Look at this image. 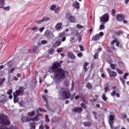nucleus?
<instances>
[{"label":"nucleus","instance_id":"nucleus-1","mask_svg":"<svg viewBox=\"0 0 129 129\" xmlns=\"http://www.w3.org/2000/svg\"><path fill=\"white\" fill-rule=\"evenodd\" d=\"M62 63H63L62 60L59 62H55L52 67L49 69V72L53 73L54 79L56 81H60V79L64 78L65 73H67V72H65L64 70L60 68Z\"/></svg>","mask_w":129,"mask_h":129},{"label":"nucleus","instance_id":"nucleus-2","mask_svg":"<svg viewBox=\"0 0 129 129\" xmlns=\"http://www.w3.org/2000/svg\"><path fill=\"white\" fill-rule=\"evenodd\" d=\"M58 97L62 100L64 99H68L71 97L70 90L68 88H61L59 92Z\"/></svg>","mask_w":129,"mask_h":129},{"label":"nucleus","instance_id":"nucleus-3","mask_svg":"<svg viewBox=\"0 0 129 129\" xmlns=\"http://www.w3.org/2000/svg\"><path fill=\"white\" fill-rule=\"evenodd\" d=\"M25 88L21 87L18 90H17L13 93L14 103H16L19 101V98H18V96H19V95H23L24 90H25Z\"/></svg>","mask_w":129,"mask_h":129},{"label":"nucleus","instance_id":"nucleus-4","mask_svg":"<svg viewBox=\"0 0 129 129\" xmlns=\"http://www.w3.org/2000/svg\"><path fill=\"white\" fill-rule=\"evenodd\" d=\"M100 23H107L109 21V15L108 14H105L103 15L102 16L100 17Z\"/></svg>","mask_w":129,"mask_h":129},{"label":"nucleus","instance_id":"nucleus-5","mask_svg":"<svg viewBox=\"0 0 129 129\" xmlns=\"http://www.w3.org/2000/svg\"><path fill=\"white\" fill-rule=\"evenodd\" d=\"M115 117V116H114V114H110L109 117V124L111 129H113V127H114V126L113 125V120H114Z\"/></svg>","mask_w":129,"mask_h":129},{"label":"nucleus","instance_id":"nucleus-6","mask_svg":"<svg viewBox=\"0 0 129 129\" xmlns=\"http://www.w3.org/2000/svg\"><path fill=\"white\" fill-rule=\"evenodd\" d=\"M103 35V32H100L99 34H96V35L93 36L92 39V41H98V40L100 39V37H102Z\"/></svg>","mask_w":129,"mask_h":129},{"label":"nucleus","instance_id":"nucleus-7","mask_svg":"<svg viewBox=\"0 0 129 129\" xmlns=\"http://www.w3.org/2000/svg\"><path fill=\"white\" fill-rule=\"evenodd\" d=\"M67 19L69 20V21H71V23H75L76 22V19L75 17L70 15V14H67L66 15Z\"/></svg>","mask_w":129,"mask_h":129},{"label":"nucleus","instance_id":"nucleus-8","mask_svg":"<svg viewBox=\"0 0 129 129\" xmlns=\"http://www.w3.org/2000/svg\"><path fill=\"white\" fill-rule=\"evenodd\" d=\"M45 36L47 39H51V38H54L55 37L53 33L49 30L45 31Z\"/></svg>","mask_w":129,"mask_h":129},{"label":"nucleus","instance_id":"nucleus-9","mask_svg":"<svg viewBox=\"0 0 129 129\" xmlns=\"http://www.w3.org/2000/svg\"><path fill=\"white\" fill-rule=\"evenodd\" d=\"M107 71L108 73L109 77H110V78H111V77H115L117 75L116 72H111V70H110L109 68L107 69Z\"/></svg>","mask_w":129,"mask_h":129},{"label":"nucleus","instance_id":"nucleus-10","mask_svg":"<svg viewBox=\"0 0 129 129\" xmlns=\"http://www.w3.org/2000/svg\"><path fill=\"white\" fill-rule=\"evenodd\" d=\"M82 110H83V109L80 107H76L72 109V111L76 113H81V112H82Z\"/></svg>","mask_w":129,"mask_h":129},{"label":"nucleus","instance_id":"nucleus-11","mask_svg":"<svg viewBox=\"0 0 129 129\" xmlns=\"http://www.w3.org/2000/svg\"><path fill=\"white\" fill-rule=\"evenodd\" d=\"M124 19V16L122 14H118L116 17V19L117 21H118V22H121V21H123Z\"/></svg>","mask_w":129,"mask_h":129},{"label":"nucleus","instance_id":"nucleus-12","mask_svg":"<svg viewBox=\"0 0 129 129\" xmlns=\"http://www.w3.org/2000/svg\"><path fill=\"white\" fill-rule=\"evenodd\" d=\"M7 100L6 99V97L4 95L0 96V104H4L7 102Z\"/></svg>","mask_w":129,"mask_h":129},{"label":"nucleus","instance_id":"nucleus-13","mask_svg":"<svg viewBox=\"0 0 129 129\" xmlns=\"http://www.w3.org/2000/svg\"><path fill=\"white\" fill-rule=\"evenodd\" d=\"M42 98L43 100L46 102L45 104V106L46 108L48 109V110H50V109H51V108L49 106V104H48V102H47V98L46 97V96H42Z\"/></svg>","mask_w":129,"mask_h":129},{"label":"nucleus","instance_id":"nucleus-14","mask_svg":"<svg viewBox=\"0 0 129 129\" xmlns=\"http://www.w3.org/2000/svg\"><path fill=\"white\" fill-rule=\"evenodd\" d=\"M73 6L74 8H75V9H77V10L80 9V4H79L77 1H76L73 3Z\"/></svg>","mask_w":129,"mask_h":129},{"label":"nucleus","instance_id":"nucleus-15","mask_svg":"<svg viewBox=\"0 0 129 129\" xmlns=\"http://www.w3.org/2000/svg\"><path fill=\"white\" fill-rule=\"evenodd\" d=\"M55 28L56 30H57V31H61V30H62V23H57L55 25Z\"/></svg>","mask_w":129,"mask_h":129},{"label":"nucleus","instance_id":"nucleus-16","mask_svg":"<svg viewBox=\"0 0 129 129\" xmlns=\"http://www.w3.org/2000/svg\"><path fill=\"white\" fill-rule=\"evenodd\" d=\"M115 43H116V46L117 47H119V41H118V40H117V39H115V40L112 41L111 42V44L113 45V44H115Z\"/></svg>","mask_w":129,"mask_h":129},{"label":"nucleus","instance_id":"nucleus-17","mask_svg":"<svg viewBox=\"0 0 129 129\" xmlns=\"http://www.w3.org/2000/svg\"><path fill=\"white\" fill-rule=\"evenodd\" d=\"M67 55L69 57L71 58V59H75V56L72 52H69L67 53Z\"/></svg>","mask_w":129,"mask_h":129},{"label":"nucleus","instance_id":"nucleus-18","mask_svg":"<svg viewBox=\"0 0 129 129\" xmlns=\"http://www.w3.org/2000/svg\"><path fill=\"white\" fill-rule=\"evenodd\" d=\"M30 120L33 121V122H35V121H39V120H40V118L39 117V116H36L33 118H30Z\"/></svg>","mask_w":129,"mask_h":129},{"label":"nucleus","instance_id":"nucleus-19","mask_svg":"<svg viewBox=\"0 0 129 129\" xmlns=\"http://www.w3.org/2000/svg\"><path fill=\"white\" fill-rule=\"evenodd\" d=\"M33 51L34 53H36V54H38L39 53V48L37 46H34L33 47Z\"/></svg>","mask_w":129,"mask_h":129},{"label":"nucleus","instance_id":"nucleus-20","mask_svg":"<svg viewBox=\"0 0 129 129\" xmlns=\"http://www.w3.org/2000/svg\"><path fill=\"white\" fill-rule=\"evenodd\" d=\"M30 129H36V123L35 122L30 123Z\"/></svg>","mask_w":129,"mask_h":129},{"label":"nucleus","instance_id":"nucleus-21","mask_svg":"<svg viewBox=\"0 0 129 129\" xmlns=\"http://www.w3.org/2000/svg\"><path fill=\"white\" fill-rule=\"evenodd\" d=\"M83 124L85 126H91L92 123L91 122H84Z\"/></svg>","mask_w":129,"mask_h":129},{"label":"nucleus","instance_id":"nucleus-22","mask_svg":"<svg viewBox=\"0 0 129 129\" xmlns=\"http://www.w3.org/2000/svg\"><path fill=\"white\" fill-rule=\"evenodd\" d=\"M21 120L22 122H26L28 121V120H29V118H28V117L23 116L22 117Z\"/></svg>","mask_w":129,"mask_h":129},{"label":"nucleus","instance_id":"nucleus-23","mask_svg":"<svg viewBox=\"0 0 129 129\" xmlns=\"http://www.w3.org/2000/svg\"><path fill=\"white\" fill-rule=\"evenodd\" d=\"M61 45V41H57L54 44V47H59Z\"/></svg>","mask_w":129,"mask_h":129},{"label":"nucleus","instance_id":"nucleus-24","mask_svg":"<svg viewBox=\"0 0 129 129\" xmlns=\"http://www.w3.org/2000/svg\"><path fill=\"white\" fill-rule=\"evenodd\" d=\"M89 65V63L88 62H85L84 64L83 69L85 71V72H86L87 71V66Z\"/></svg>","mask_w":129,"mask_h":129},{"label":"nucleus","instance_id":"nucleus-25","mask_svg":"<svg viewBox=\"0 0 129 129\" xmlns=\"http://www.w3.org/2000/svg\"><path fill=\"white\" fill-rule=\"evenodd\" d=\"M104 23H103V24H101L99 27V30L100 31H101L102 30H104V28L105 27L104 26Z\"/></svg>","mask_w":129,"mask_h":129},{"label":"nucleus","instance_id":"nucleus-26","mask_svg":"<svg viewBox=\"0 0 129 129\" xmlns=\"http://www.w3.org/2000/svg\"><path fill=\"white\" fill-rule=\"evenodd\" d=\"M86 87L88 88V89H91L92 88V84H91L90 83H88L86 85Z\"/></svg>","mask_w":129,"mask_h":129},{"label":"nucleus","instance_id":"nucleus-27","mask_svg":"<svg viewBox=\"0 0 129 129\" xmlns=\"http://www.w3.org/2000/svg\"><path fill=\"white\" fill-rule=\"evenodd\" d=\"M27 115H28V116H34V115H35V111H33L28 113Z\"/></svg>","mask_w":129,"mask_h":129},{"label":"nucleus","instance_id":"nucleus-28","mask_svg":"<svg viewBox=\"0 0 129 129\" xmlns=\"http://www.w3.org/2000/svg\"><path fill=\"white\" fill-rule=\"evenodd\" d=\"M0 9H4L5 11H9V10H10L11 7L10 6H8L7 7H4L1 6Z\"/></svg>","mask_w":129,"mask_h":129},{"label":"nucleus","instance_id":"nucleus-29","mask_svg":"<svg viewBox=\"0 0 129 129\" xmlns=\"http://www.w3.org/2000/svg\"><path fill=\"white\" fill-rule=\"evenodd\" d=\"M5 81H6L5 78L0 79V86H1L2 84H4V83H5Z\"/></svg>","mask_w":129,"mask_h":129},{"label":"nucleus","instance_id":"nucleus-30","mask_svg":"<svg viewBox=\"0 0 129 129\" xmlns=\"http://www.w3.org/2000/svg\"><path fill=\"white\" fill-rule=\"evenodd\" d=\"M116 36H119V35H121V34H123V31L122 30H120L115 33Z\"/></svg>","mask_w":129,"mask_h":129},{"label":"nucleus","instance_id":"nucleus-31","mask_svg":"<svg viewBox=\"0 0 129 129\" xmlns=\"http://www.w3.org/2000/svg\"><path fill=\"white\" fill-rule=\"evenodd\" d=\"M48 53L50 54V55H53V53H54V49L50 48L48 50Z\"/></svg>","mask_w":129,"mask_h":129},{"label":"nucleus","instance_id":"nucleus-32","mask_svg":"<svg viewBox=\"0 0 129 129\" xmlns=\"http://www.w3.org/2000/svg\"><path fill=\"white\" fill-rule=\"evenodd\" d=\"M42 20L43 22H47L48 21H50V18L44 17L42 18Z\"/></svg>","mask_w":129,"mask_h":129},{"label":"nucleus","instance_id":"nucleus-33","mask_svg":"<svg viewBox=\"0 0 129 129\" xmlns=\"http://www.w3.org/2000/svg\"><path fill=\"white\" fill-rule=\"evenodd\" d=\"M102 98L104 101H106V100H107V97H106V95H105V94H103Z\"/></svg>","mask_w":129,"mask_h":129},{"label":"nucleus","instance_id":"nucleus-34","mask_svg":"<svg viewBox=\"0 0 129 129\" xmlns=\"http://www.w3.org/2000/svg\"><path fill=\"white\" fill-rule=\"evenodd\" d=\"M66 35V33L65 32H62V33H60L59 34V35H58V37L59 38H62V37H64V36H65Z\"/></svg>","mask_w":129,"mask_h":129},{"label":"nucleus","instance_id":"nucleus-35","mask_svg":"<svg viewBox=\"0 0 129 129\" xmlns=\"http://www.w3.org/2000/svg\"><path fill=\"white\" fill-rule=\"evenodd\" d=\"M74 81H72V88H71V91H73L74 90Z\"/></svg>","mask_w":129,"mask_h":129},{"label":"nucleus","instance_id":"nucleus-36","mask_svg":"<svg viewBox=\"0 0 129 129\" xmlns=\"http://www.w3.org/2000/svg\"><path fill=\"white\" fill-rule=\"evenodd\" d=\"M75 40V38L74 37H71L70 39V42L71 43H74V40Z\"/></svg>","mask_w":129,"mask_h":129},{"label":"nucleus","instance_id":"nucleus-37","mask_svg":"<svg viewBox=\"0 0 129 129\" xmlns=\"http://www.w3.org/2000/svg\"><path fill=\"white\" fill-rule=\"evenodd\" d=\"M5 2H6V0H0V5L1 6H5Z\"/></svg>","mask_w":129,"mask_h":129},{"label":"nucleus","instance_id":"nucleus-38","mask_svg":"<svg viewBox=\"0 0 129 129\" xmlns=\"http://www.w3.org/2000/svg\"><path fill=\"white\" fill-rule=\"evenodd\" d=\"M77 28L78 29H83V28H84V26H83L82 25H80V24H77Z\"/></svg>","mask_w":129,"mask_h":129},{"label":"nucleus","instance_id":"nucleus-39","mask_svg":"<svg viewBox=\"0 0 129 129\" xmlns=\"http://www.w3.org/2000/svg\"><path fill=\"white\" fill-rule=\"evenodd\" d=\"M119 79L121 82H122L123 85H124V84H125V81H124V80L123 79V78H120Z\"/></svg>","mask_w":129,"mask_h":129},{"label":"nucleus","instance_id":"nucleus-40","mask_svg":"<svg viewBox=\"0 0 129 129\" xmlns=\"http://www.w3.org/2000/svg\"><path fill=\"white\" fill-rule=\"evenodd\" d=\"M38 110L39 111L42 112H46L47 110H45L44 109L41 108H38Z\"/></svg>","mask_w":129,"mask_h":129},{"label":"nucleus","instance_id":"nucleus-41","mask_svg":"<svg viewBox=\"0 0 129 129\" xmlns=\"http://www.w3.org/2000/svg\"><path fill=\"white\" fill-rule=\"evenodd\" d=\"M118 65L120 67H123V66H124V64H123V62H122L121 61L118 62Z\"/></svg>","mask_w":129,"mask_h":129},{"label":"nucleus","instance_id":"nucleus-42","mask_svg":"<svg viewBox=\"0 0 129 129\" xmlns=\"http://www.w3.org/2000/svg\"><path fill=\"white\" fill-rule=\"evenodd\" d=\"M69 82L68 81H66L64 83V86H69Z\"/></svg>","mask_w":129,"mask_h":129},{"label":"nucleus","instance_id":"nucleus-43","mask_svg":"<svg viewBox=\"0 0 129 129\" xmlns=\"http://www.w3.org/2000/svg\"><path fill=\"white\" fill-rule=\"evenodd\" d=\"M121 115H122V117H123V118H126V117H127V116L126 115V114H125L124 113H121Z\"/></svg>","mask_w":129,"mask_h":129},{"label":"nucleus","instance_id":"nucleus-44","mask_svg":"<svg viewBox=\"0 0 129 129\" xmlns=\"http://www.w3.org/2000/svg\"><path fill=\"white\" fill-rule=\"evenodd\" d=\"M45 119L46 121H47V122H50V119H49L48 115H45Z\"/></svg>","mask_w":129,"mask_h":129},{"label":"nucleus","instance_id":"nucleus-45","mask_svg":"<svg viewBox=\"0 0 129 129\" xmlns=\"http://www.w3.org/2000/svg\"><path fill=\"white\" fill-rule=\"evenodd\" d=\"M41 43L42 44V45H45L48 43V41H47V40H41Z\"/></svg>","mask_w":129,"mask_h":129},{"label":"nucleus","instance_id":"nucleus-46","mask_svg":"<svg viewBox=\"0 0 129 129\" xmlns=\"http://www.w3.org/2000/svg\"><path fill=\"white\" fill-rule=\"evenodd\" d=\"M55 9H56V6H55V5H52L50 7V10L51 11H54V10H55Z\"/></svg>","mask_w":129,"mask_h":129},{"label":"nucleus","instance_id":"nucleus-47","mask_svg":"<svg viewBox=\"0 0 129 129\" xmlns=\"http://www.w3.org/2000/svg\"><path fill=\"white\" fill-rule=\"evenodd\" d=\"M6 65H7L8 67L10 68L11 66H12V61H10L8 63H7Z\"/></svg>","mask_w":129,"mask_h":129},{"label":"nucleus","instance_id":"nucleus-48","mask_svg":"<svg viewBox=\"0 0 129 129\" xmlns=\"http://www.w3.org/2000/svg\"><path fill=\"white\" fill-rule=\"evenodd\" d=\"M63 51V49L60 48L57 49L56 52H57V53H61V52H62Z\"/></svg>","mask_w":129,"mask_h":129},{"label":"nucleus","instance_id":"nucleus-49","mask_svg":"<svg viewBox=\"0 0 129 129\" xmlns=\"http://www.w3.org/2000/svg\"><path fill=\"white\" fill-rule=\"evenodd\" d=\"M127 76H128V73H125L123 76V79H126V77H127Z\"/></svg>","mask_w":129,"mask_h":129},{"label":"nucleus","instance_id":"nucleus-50","mask_svg":"<svg viewBox=\"0 0 129 129\" xmlns=\"http://www.w3.org/2000/svg\"><path fill=\"white\" fill-rule=\"evenodd\" d=\"M79 48H80L81 51H84V50H85L84 47H83V46H82V45H80Z\"/></svg>","mask_w":129,"mask_h":129},{"label":"nucleus","instance_id":"nucleus-51","mask_svg":"<svg viewBox=\"0 0 129 129\" xmlns=\"http://www.w3.org/2000/svg\"><path fill=\"white\" fill-rule=\"evenodd\" d=\"M32 31H37L38 30V27L37 26H34L31 29Z\"/></svg>","mask_w":129,"mask_h":129},{"label":"nucleus","instance_id":"nucleus-52","mask_svg":"<svg viewBox=\"0 0 129 129\" xmlns=\"http://www.w3.org/2000/svg\"><path fill=\"white\" fill-rule=\"evenodd\" d=\"M12 93H13V90L12 89L8 90V94H9V95H10L12 94Z\"/></svg>","mask_w":129,"mask_h":129},{"label":"nucleus","instance_id":"nucleus-53","mask_svg":"<svg viewBox=\"0 0 129 129\" xmlns=\"http://www.w3.org/2000/svg\"><path fill=\"white\" fill-rule=\"evenodd\" d=\"M81 106H82V107H83V108H86V105L83 103H82L81 104Z\"/></svg>","mask_w":129,"mask_h":129},{"label":"nucleus","instance_id":"nucleus-54","mask_svg":"<svg viewBox=\"0 0 129 129\" xmlns=\"http://www.w3.org/2000/svg\"><path fill=\"white\" fill-rule=\"evenodd\" d=\"M116 94V92L115 91H113L111 93V95L112 96H115V95Z\"/></svg>","mask_w":129,"mask_h":129},{"label":"nucleus","instance_id":"nucleus-55","mask_svg":"<svg viewBox=\"0 0 129 129\" xmlns=\"http://www.w3.org/2000/svg\"><path fill=\"white\" fill-rule=\"evenodd\" d=\"M42 22H44L43 21V19L40 20L36 21V23H37V24H41V23H42Z\"/></svg>","mask_w":129,"mask_h":129},{"label":"nucleus","instance_id":"nucleus-56","mask_svg":"<svg viewBox=\"0 0 129 129\" xmlns=\"http://www.w3.org/2000/svg\"><path fill=\"white\" fill-rule=\"evenodd\" d=\"M115 65H114V64H110V67L112 68V69H113V70H114V69H115Z\"/></svg>","mask_w":129,"mask_h":129},{"label":"nucleus","instance_id":"nucleus-57","mask_svg":"<svg viewBox=\"0 0 129 129\" xmlns=\"http://www.w3.org/2000/svg\"><path fill=\"white\" fill-rule=\"evenodd\" d=\"M14 70H15V68H14L13 69H11V70H10L9 71V73H13L14 72Z\"/></svg>","mask_w":129,"mask_h":129},{"label":"nucleus","instance_id":"nucleus-58","mask_svg":"<svg viewBox=\"0 0 129 129\" xmlns=\"http://www.w3.org/2000/svg\"><path fill=\"white\" fill-rule=\"evenodd\" d=\"M44 30H45V27H42L39 29V32H40V33H42V32H43Z\"/></svg>","mask_w":129,"mask_h":129},{"label":"nucleus","instance_id":"nucleus-59","mask_svg":"<svg viewBox=\"0 0 129 129\" xmlns=\"http://www.w3.org/2000/svg\"><path fill=\"white\" fill-rule=\"evenodd\" d=\"M98 57V53H96L94 55V59H97V57Z\"/></svg>","mask_w":129,"mask_h":129},{"label":"nucleus","instance_id":"nucleus-60","mask_svg":"<svg viewBox=\"0 0 129 129\" xmlns=\"http://www.w3.org/2000/svg\"><path fill=\"white\" fill-rule=\"evenodd\" d=\"M66 41V37H63L61 39V42H65Z\"/></svg>","mask_w":129,"mask_h":129},{"label":"nucleus","instance_id":"nucleus-61","mask_svg":"<svg viewBox=\"0 0 129 129\" xmlns=\"http://www.w3.org/2000/svg\"><path fill=\"white\" fill-rule=\"evenodd\" d=\"M54 12L56 13H58V12H59V9H58V8L55 7V9H54Z\"/></svg>","mask_w":129,"mask_h":129},{"label":"nucleus","instance_id":"nucleus-62","mask_svg":"<svg viewBox=\"0 0 129 129\" xmlns=\"http://www.w3.org/2000/svg\"><path fill=\"white\" fill-rule=\"evenodd\" d=\"M117 72H118L119 74H122V72L120 70H117Z\"/></svg>","mask_w":129,"mask_h":129},{"label":"nucleus","instance_id":"nucleus-63","mask_svg":"<svg viewBox=\"0 0 129 129\" xmlns=\"http://www.w3.org/2000/svg\"><path fill=\"white\" fill-rule=\"evenodd\" d=\"M78 57H82V53L80 52L77 54Z\"/></svg>","mask_w":129,"mask_h":129},{"label":"nucleus","instance_id":"nucleus-64","mask_svg":"<svg viewBox=\"0 0 129 129\" xmlns=\"http://www.w3.org/2000/svg\"><path fill=\"white\" fill-rule=\"evenodd\" d=\"M39 129H44V126L42 124H41L40 126H39Z\"/></svg>","mask_w":129,"mask_h":129}]
</instances>
